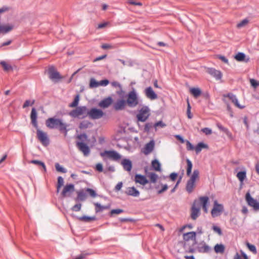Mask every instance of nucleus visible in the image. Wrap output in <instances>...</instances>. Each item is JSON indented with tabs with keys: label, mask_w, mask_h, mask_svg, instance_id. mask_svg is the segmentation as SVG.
I'll return each mask as SVG.
<instances>
[{
	"label": "nucleus",
	"mask_w": 259,
	"mask_h": 259,
	"mask_svg": "<svg viewBox=\"0 0 259 259\" xmlns=\"http://www.w3.org/2000/svg\"><path fill=\"white\" fill-rule=\"evenodd\" d=\"M30 118L32 125L37 128V137L38 140L45 147L48 146L50 144V140L46 133L42 131L38 128L37 121V113L36 109L33 107L30 113Z\"/></svg>",
	"instance_id": "obj_1"
},
{
	"label": "nucleus",
	"mask_w": 259,
	"mask_h": 259,
	"mask_svg": "<svg viewBox=\"0 0 259 259\" xmlns=\"http://www.w3.org/2000/svg\"><path fill=\"white\" fill-rule=\"evenodd\" d=\"M80 96L79 94L75 95L74 100L72 103L69 104L68 106L70 108L76 107L70 111L68 113L69 115L73 118H79L80 115H83L87 113V107L85 106H78Z\"/></svg>",
	"instance_id": "obj_2"
},
{
	"label": "nucleus",
	"mask_w": 259,
	"mask_h": 259,
	"mask_svg": "<svg viewBox=\"0 0 259 259\" xmlns=\"http://www.w3.org/2000/svg\"><path fill=\"white\" fill-rule=\"evenodd\" d=\"M46 126L50 129H56L59 128L61 132L67 135L68 130L67 129V124L64 123L62 120L60 118L55 117H50L48 118L46 121Z\"/></svg>",
	"instance_id": "obj_3"
},
{
	"label": "nucleus",
	"mask_w": 259,
	"mask_h": 259,
	"mask_svg": "<svg viewBox=\"0 0 259 259\" xmlns=\"http://www.w3.org/2000/svg\"><path fill=\"white\" fill-rule=\"evenodd\" d=\"M127 99L125 100L126 104L131 108L136 107L139 104L138 95L135 88L129 92L126 95Z\"/></svg>",
	"instance_id": "obj_4"
},
{
	"label": "nucleus",
	"mask_w": 259,
	"mask_h": 259,
	"mask_svg": "<svg viewBox=\"0 0 259 259\" xmlns=\"http://www.w3.org/2000/svg\"><path fill=\"white\" fill-rule=\"evenodd\" d=\"M87 114L82 116L81 118H84L87 116H89L90 118L92 119H98L102 118L105 114L103 111L96 107H93L90 110L87 109Z\"/></svg>",
	"instance_id": "obj_5"
},
{
	"label": "nucleus",
	"mask_w": 259,
	"mask_h": 259,
	"mask_svg": "<svg viewBox=\"0 0 259 259\" xmlns=\"http://www.w3.org/2000/svg\"><path fill=\"white\" fill-rule=\"evenodd\" d=\"M49 78L54 82H58L62 78L60 73L56 69L54 66H49L48 69Z\"/></svg>",
	"instance_id": "obj_6"
},
{
	"label": "nucleus",
	"mask_w": 259,
	"mask_h": 259,
	"mask_svg": "<svg viewBox=\"0 0 259 259\" xmlns=\"http://www.w3.org/2000/svg\"><path fill=\"white\" fill-rule=\"evenodd\" d=\"M149 111V107L147 106H144L139 110V113L137 115V118L138 121L141 122L145 121L150 115Z\"/></svg>",
	"instance_id": "obj_7"
},
{
	"label": "nucleus",
	"mask_w": 259,
	"mask_h": 259,
	"mask_svg": "<svg viewBox=\"0 0 259 259\" xmlns=\"http://www.w3.org/2000/svg\"><path fill=\"white\" fill-rule=\"evenodd\" d=\"M224 209V205L222 204L219 203L217 200H214L213 208L211 210L212 217L215 218L220 215Z\"/></svg>",
	"instance_id": "obj_8"
},
{
	"label": "nucleus",
	"mask_w": 259,
	"mask_h": 259,
	"mask_svg": "<svg viewBox=\"0 0 259 259\" xmlns=\"http://www.w3.org/2000/svg\"><path fill=\"white\" fill-rule=\"evenodd\" d=\"M245 197L249 206L252 207L254 210H259V202L251 196L249 192L246 193Z\"/></svg>",
	"instance_id": "obj_9"
},
{
	"label": "nucleus",
	"mask_w": 259,
	"mask_h": 259,
	"mask_svg": "<svg viewBox=\"0 0 259 259\" xmlns=\"http://www.w3.org/2000/svg\"><path fill=\"white\" fill-rule=\"evenodd\" d=\"M101 156L103 157L105 155L115 161L119 160L121 157V155L115 150H105L100 153Z\"/></svg>",
	"instance_id": "obj_10"
},
{
	"label": "nucleus",
	"mask_w": 259,
	"mask_h": 259,
	"mask_svg": "<svg viewBox=\"0 0 259 259\" xmlns=\"http://www.w3.org/2000/svg\"><path fill=\"white\" fill-rule=\"evenodd\" d=\"M197 244L196 250L199 253H208L211 250V247L204 241H202L199 243L197 242Z\"/></svg>",
	"instance_id": "obj_11"
},
{
	"label": "nucleus",
	"mask_w": 259,
	"mask_h": 259,
	"mask_svg": "<svg viewBox=\"0 0 259 259\" xmlns=\"http://www.w3.org/2000/svg\"><path fill=\"white\" fill-rule=\"evenodd\" d=\"M197 200H195L193 203L191 209V218L193 220H196L200 215V208L196 206Z\"/></svg>",
	"instance_id": "obj_12"
},
{
	"label": "nucleus",
	"mask_w": 259,
	"mask_h": 259,
	"mask_svg": "<svg viewBox=\"0 0 259 259\" xmlns=\"http://www.w3.org/2000/svg\"><path fill=\"white\" fill-rule=\"evenodd\" d=\"M155 147V141L153 139L146 143L144 148L142 149L141 152L145 155H148L154 150Z\"/></svg>",
	"instance_id": "obj_13"
},
{
	"label": "nucleus",
	"mask_w": 259,
	"mask_h": 259,
	"mask_svg": "<svg viewBox=\"0 0 259 259\" xmlns=\"http://www.w3.org/2000/svg\"><path fill=\"white\" fill-rule=\"evenodd\" d=\"M126 105L125 100L123 99H118L114 103L113 108L116 111L123 110Z\"/></svg>",
	"instance_id": "obj_14"
},
{
	"label": "nucleus",
	"mask_w": 259,
	"mask_h": 259,
	"mask_svg": "<svg viewBox=\"0 0 259 259\" xmlns=\"http://www.w3.org/2000/svg\"><path fill=\"white\" fill-rule=\"evenodd\" d=\"M76 146L78 149L83 153L84 155L87 156L90 153L89 146L84 142H76Z\"/></svg>",
	"instance_id": "obj_15"
},
{
	"label": "nucleus",
	"mask_w": 259,
	"mask_h": 259,
	"mask_svg": "<svg viewBox=\"0 0 259 259\" xmlns=\"http://www.w3.org/2000/svg\"><path fill=\"white\" fill-rule=\"evenodd\" d=\"M196 232L194 231L185 233L183 234V239L186 241H188L191 239L193 240V246L197 244V241L196 238Z\"/></svg>",
	"instance_id": "obj_16"
},
{
	"label": "nucleus",
	"mask_w": 259,
	"mask_h": 259,
	"mask_svg": "<svg viewBox=\"0 0 259 259\" xmlns=\"http://www.w3.org/2000/svg\"><path fill=\"white\" fill-rule=\"evenodd\" d=\"M113 102L112 98L110 96L104 98L98 104V106L103 109L109 107Z\"/></svg>",
	"instance_id": "obj_17"
},
{
	"label": "nucleus",
	"mask_w": 259,
	"mask_h": 259,
	"mask_svg": "<svg viewBox=\"0 0 259 259\" xmlns=\"http://www.w3.org/2000/svg\"><path fill=\"white\" fill-rule=\"evenodd\" d=\"M134 181L136 183L142 185H145L149 182V181L146 178L145 176L139 174H136L135 175Z\"/></svg>",
	"instance_id": "obj_18"
},
{
	"label": "nucleus",
	"mask_w": 259,
	"mask_h": 259,
	"mask_svg": "<svg viewBox=\"0 0 259 259\" xmlns=\"http://www.w3.org/2000/svg\"><path fill=\"white\" fill-rule=\"evenodd\" d=\"M144 93L146 96L150 100H153L156 99L158 97L156 93L154 91L151 87L146 88L144 90Z\"/></svg>",
	"instance_id": "obj_19"
},
{
	"label": "nucleus",
	"mask_w": 259,
	"mask_h": 259,
	"mask_svg": "<svg viewBox=\"0 0 259 259\" xmlns=\"http://www.w3.org/2000/svg\"><path fill=\"white\" fill-rule=\"evenodd\" d=\"M207 72L210 75L215 78L216 80H220L222 78V72L220 70H216L214 68H208Z\"/></svg>",
	"instance_id": "obj_20"
},
{
	"label": "nucleus",
	"mask_w": 259,
	"mask_h": 259,
	"mask_svg": "<svg viewBox=\"0 0 259 259\" xmlns=\"http://www.w3.org/2000/svg\"><path fill=\"white\" fill-rule=\"evenodd\" d=\"M74 191V185L73 184H66L63 189L62 195L65 197L67 196V193L71 194Z\"/></svg>",
	"instance_id": "obj_21"
},
{
	"label": "nucleus",
	"mask_w": 259,
	"mask_h": 259,
	"mask_svg": "<svg viewBox=\"0 0 259 259\" xmlns=\"http://www.w3.org/2000/svg\"><path fill=\"white\" fill-rule=\"evenodd\" d=\"M121 164L122 165L123 169L130 172L132 169L133 164L132 161L128 158H123L121 161Z\"/></svg>",
	"instance_id": "obj_22"
},
{
	"label": "nucleus",
	"mask_w": 259,
	"mask_h": 259,
	"mask_svg": "<svg viewBox=\"0 0 259 259\" xmlns=\"http://www.w3.org/2000/svg\"><path fill=\"white\" fill-rule=\"evenodd\" d=\"M200 203L204 211L207 213L208 211V205L209 203V198L207 196H201L199 198Z\"/></svg>",
	"instance_id": "obj_23"
},
{
	"label": "nucleus",
	"mask_w": 259,
	"mask_h": 259,
	"mask_svg": "<svg viewBox=\"0 0 259 259\" xmlns=\"http://www.w3.org/2000/svg\"><path fill=\"white\" fill-rule=\"evenodd\" d=\"M125 193L128 196L133 197H138L140 195L139 191L134 186L128 187Z\"/></svg>",
	"instance_id": "obj_24"
},
{
	"label": "nucleus",
	"mask_w": 259,
	"mask_h": 259,
	"mask_svg": "<svg viewBox=\"0 0 259 259\" xmlns=\"http://www.w3.org/2000/svg\"><path fill=\"white\" fill-rule=\"evenodd\" d=\"M87 195L83 190L77 192V197L74 198L76 202L84 201L87 199Z\"/></svg>",
	"instance_id": "obj_25"
},
{
	"label": "nucleus",
	"mask_w": 259,
	"mask_h": 259,
	"mask_svg": "<svg viewBox=\"0 0 259 259\" xmlns=\"http://www.w3.org/2000/svg\"><path fill=\"white\" fill-rule=\"evenodd\" d=\"M236 177L240 181L241 185H243L244 181L246 178V170L244 168L243 170L238 171Z\"/></svg>",
	"instance_id": "obj_26"
},
{
	"label": "nucleus",
	"mask_w": 259,
	"mask_h": 259,
	"mask_svg": "<svg viewBox=\"0 0 259 259\" xmlns=\"http://www.w3.org/2000/svg\"><path fill=\"white\" fill-rule=\"evenodd\" d=\"M14 28L13 24H8L6 25H0V33L6 34L11 31Z\"/></svg>",
	"instance_id": "obj_27"
},
{
	"label": "nucleus",
	"mask_w": 259,
	"mask_h": 259,
	"mask_svg": "<svg viewBox=\"0 0 259 259\" xmlns=\"http://www.w3.org/2000/svg\"><path fill=\"white\" fill-rule=\"evenodd\" d=\"M195 182H196L191 181L190 180L187 181L186 185V190L189 194H190L193 192L194 188L195 187Z\"/></svg>",
	"instance_id": "obj_28"
},
{
	"label": "nucleus",
	"mask_w": 259,
	"mask_h": 259,
	"mask_svg": "<svg viewBox=\"0 0 259 259\" xmlns=\"http://www.w3.org/2000/svg\"><path fill=\"white\" fill-rule=\"evenodd\" d=\"M94 205L96 206L95 210L96 212H99L103 211L104 209H108L110 208L111 205L110 204L107 205H102L98 202L94 203Z\"/></svg>",
	"instance_id": "obj_29"
},
{
	"label": "nucleus",
	"mask_w": 259,
	"mask_h": 259,
	"mask_svg": "<svg viewBox=\"0 0 259 259\" xmlns=\"http://www.w3.org/2000/svg\"><path fill=\"white\" fill-rule=\"evenodd\" d=\"M151 166L153 169L156 171H160L161 170V163L157 159H155L152 161Z\"/></svg>",
	"instance_id": "obj_30"
},
{
	"label": "nucleus",
	"mask_w": 259,
	"mask_h": 259,
	"mask_svg": "<svg viewBox=\"0 0 259 259\" xmlns=\"http://www.w3.org/2000/svg\"><path fill=\"white\" fill-rule=\"evenodd\" d=\"M246 55L243 52H238L234 56V58L239 62H247L249 60V58H247L245 60Z\"/></svg>",
	"instance_id": "obj_31"
},
{
	"label": "nucleus",
	"mask_w": 259,
	"mask_h": 259,
	"mask_svg": "<svg viewBox=\"0 0 259 259\" xmlns=\"http://www.w3.org/2000/svg\"><path fill=\"white\" fill-rule=\"evenodd\" d=\"M217 126L218 128L224 132L226 135L229 138H231L232 136V133L230 132V131L228 130V128L223 126L221 123H217Z\"/></svg>",
	"instance_id": "obj_32"
},
{
	"label": "nucleus",
	"mask_w": 259,
	"mask_h": 259,
	"mask_svg": "<svg viewBox=\"0 0 259 259\" xmlns=\"http://www.w3.org/2000/svg\"><path fill=\"white\" fill-rule=\"evenodd\" d=\"M77 219H78L79 221H81L84 222H90L92 221H95L97 219L96 217H90V216H87V215H83L81 217H76Z\"/></svg>",
	"instance_id": "obj_33"
},
{
	"label": "nucleus",
	"mask_w": 259,
	"mask_h": 259,
	"mask_svg": "<svg viewBox=\"0 0 259 259\" xmlns=\"http://www.w3.org/2000/svg\"><path fill=\"white\" fill-rule=\"evenodd\" d=\"M225 249V245L223 244H217L214 246V250L216 253H223Z\"/></svg>",
	"instance_id": "obj_34"
},
{
	"label": "nucleus",
	"mask_w": 259,
	"mask_h": 259,
	"mask_svg": "<svg viewBox=\"0 0 259 259\" xmlns=\"http://www.w3.org/2000/svg\"><path fill=\"white\" fill-rule=\"evenodd\" d=\"M29 162L30 163H32V164L37 165L38 166L41 167L43 168L45 172L47 171L46 166L45 163L44 162L39 161L38 160L34 159V160H31V161H30Z\"/></svg>",
	"instance_id": "obj_35"
},
{
	"label": "nucleus",
	"mask_w": 259,
	"mask_h": 259,
	"mask_svg": "<svg viewBox=\"0 0 259 259\" xmlns=\"http://www.w3.org/2000/svg\"><path fill=\"white\" fill-rule=\"evenodd\" d=\"M208 147L207 144L204 143L202 142H200L197 144V145L195 147V149L196 151V154H198L202 149L206 148Z\"/></svg>",
	"instance_id": "obj_36"
},
{
	"label": "nucleus",
	"mask_w": 259,
	"mask_h": 259,
	"mask_svg": "<svg viewBox=\"0 0 259 259\" xmlns=\"http://www.w3.org/2000/svg\"><path fill=\"white\" fill-rule=\"evenodd\" d=\"M190 92L195 98H197L201 94V91L198 88H192L190 89Z\"/></svg>",
	"instance_id": "obj_37"
},
{
	"label": "nucleus",
	"mask_w": 259,
	"mask_h": 259,
	"mask_svg": "<svg viewBox=\"0 0 259 259\" xmlns=\"http://www.w3.org/2000/svg\"><path fill=\"white\" fill-rule=\"evenodd\" d=\"M186 162H187L186 173H187V175L188 176H190V175L191 174V172H192L193 164H192L191 161L188 158H187L186 159Z\"/></svg>",
	"instance_id": "obj_38"
},
{
	"label": "nucleus",
	"mask_w": 259,
	"mask_h": 259,
	"mask_svg": "<svg viewBox=\"0 0 259 259\" xmlns=\"http://www.w3.org/2000/svg\"><path fill=\"white\" fill-rule=\"evenodd\" d=\"M100 86L99 81H97L94 78H91L90 81V88H95Z\"/></svg>",
	"instance_id": "obj_39"
},
{
	"label": "nucleus",
	"mask_w": 259,
	"mask_h": 259,
	"mask_svg": "<svg viewBox=\"0 0 259 259\" xmlns=\"http://www.w3.org/2000/svg\"><path fill=\"white\" fill-rule=\"evenodd\" d=\"M199 175V171L198 169H194L193 174L191 176L189 180L194 182L196 181V180L198 178Z\"/></svg>",
	"instance_id": "obj_40"
},
{
	"label": "nucleus",
	"mask_w": 259,
	"mask_h": 259,
	"mask_svg": "<svg viewBox=\"0 0 259 259\" xmlns=\"http://www.w3.org/2000/svg\"><path fill=\"white\" fill-rule=\"evenodd\" d=\"M159 183L161 186V188L157 191V194H161L168 189V186L166 184H163L160 182Z\"/></svg>",
	"instance_id": "obj_41"
},
{
	"label": "nucleus",
	"mask_w": 259,
	"mask_h": 259,
	"mask_svg": "<svg viewBox=\"0 0 259 259\" xmlns=\"http://www.w3.org/2000/svg\"><path fill=\"white\" fill-rule=\"evenodd\" d=\"M91 123L89 121H87V120H84V121H81L79 125V127L80 129H86L88 127H89V125L91 124Z\"/></svg>",
	"instance_id": "obj_42"
},
{
	"label": "nucleus",
	"mask_w": 259,
	"mask_h": 259,
	"mask_svg": "<svg viewBox=\"0 0 259 259\" xmlns=\"http://www.w3.org/2000/svg\"><path fill=\"white\" fill-rule=\"evenodd\" d=\"M55 168L56 170L60 172L66 173L67 171L65 168H64L63 166L61 165L58 163H56L55 164Z\"/></svg>",
	"instance_id": "obj_43"
},
{
	"label": "nucleus",
	"mask_w": 259,
	"mask_h": 259,
	"mask_svg": "<svg viewBox=\"0 0 259 259\" xmlns=\"http://www.w3.org/2000/svg\"><path fill=\"white\" fill-rule=\"evenodd\" d=\"M151 183H155L158 178V175L155 172H151L149 175Z\"/></svg>",
	"instance_id": "obj_44"
},
{
	"label": "nucleus",
	"mask_w": 259,
	"mask_h": 259,
	"mask_svg": "<svg viewBox=\"0 0 259 259\" xmlns=\"http://www.w3.org/2000/svg\"><path fill=\"white\" fill-rule=\"evenodd\" d=\"M153 126H154V124L152 122L146 123L143 131L145 133H149Z\"/></svg>",
	"instance_id": "obj_45"
},
{
	"label": "nucleus",
	"mask_w": 259,
	"mask_h": 259,
	"mask_svg": "<svg viewBox=\"0 0 259 259\" xmlns=\"http://www.w3.org/2000/svg\"><path fill=\"white\" fill-rule=\"evenodd\" d=\"M85 191L87 192H88L89 195L91 196L92 197L94 198L98 196V194H97L96 191L93 189L87 188L85 189Z\"/></svg>",
	"instance_id": "obj_46"
},
{
	"label": "nucleus",
	"mask_w": 259,
	"mask_h": 259,
	"mask_svg": "<svg viewBox=\"0 0 259 259\" xmlns=\"http://www.w3.org/2000/svg\"><path fill=\"white\" fill-rule=\"evenodd\" d=\"M246 245L248 249L252 252L254 254H256L257 253L256 248L255 245L251 244L249 242H247Z\"/></svg>",
	"instance_id": "obj_47"
},
{
	"label": "nucleus",
	"mask_w": 259,
	"mask_h": 259,
	"mask_svg": "<svg viewBox=\"0 0 259 259\" xmlns=\"http://www.w3.org/2000/svg\"><path fill=\"white\" fill-rule=\"evenodd\" d=\"M77 138L79 140V142H84L88 141V135L85 133L81 134L77 136Z\"/></svg>",
	"instance_id": "obj_48"
},
{
	"label": "nucleus",
	"mask_w": 259,
	"mask_h": 259,
	"mask_svg": "<svg viewBox=\"0 0 259 259\" xmlns=\"http://www.w3.org/2000/svg\"><path fill=\"white\" fill-rule=\"evenodd\" d=\"M82 204L80 203H78L75 204L71 208V210L73 211L77 212L80 210Z\"/></svg>",
	"instance_id": "obj_49"
},
{
	"label": "nucleus",
	"mask_w": 259,
	"mask_h": 259,
	"mask_svg": "<svg viewBox=\"0 0 259 259\" xmlns=\"http://www.w3.org/2000/svg\"><path fill=\"white\" fill-rule=\"evenodd\" d=\"M124 211L123 209L118 208V209H113L110 212V215L112 217L113 214H119Z\"/></svg>",
	"instance_id": "obj_50"
},
{
	"label": "nucleus",
	"mask_w": 259,
	"mask_h": 259,
	"mask_svg": "<svg viewBox=\"0 0 259 259\" xmlns=\"http://www.w3.org/2000/svg\"><path fill=\"white\" fill-rule=\"evenodd\" d=\"M191 107L190 104L188 100H187V114L188 118L189 119H191L193 117V115L191 113Z\"/></svg>",
	"instance_id": "obj_51"
},
{
	"label": "nucleus",
	"mask_w": 259,
	"mask_h": 259,
	"mask_svg": "<svg viewBox=\"0 0 259 259\" xmlns=\"http://www.w3.org/2000/svg\"><path fill=\"white\" fill-rule=\"evenodd\" d=\"M1 64L2 65L3 67L4 68V69L5 70V71H9L10 70V69H12V66L7 64L6 62L5 61H2L1 62Z\"/></svg>",
	"instance_id": "obj_52"
},
{
	"label": "nucleus",
	"mask_w": 259,
	"mask_h": 259,
	"mask_svg": "<svg viewBox=\"0 0 259 259\" xmlns=\"http://www.w3.org/2000/svg\"><path fill=\"white\" fill-rule=\"evenodd\" d=\"M224 96L225 97L229 98V99L230 100H231V101L232 102H233L234 101V100L237 99L236 95H235L234 94H233V93H229L227 94V95H224Z\"/></svg>",
	"instance_id": "obj_53"
},
{
	"label": "nucleus",
	"mask_w": 259,
	"mask_h": 259,
	"mask_svg": "<svg viewBox=\"0 0 259 259\" xmlns=\"http://www.w3.org/2000/svg\"><path fill=\"white\" fill-rule=\"evenodd\" d=\"M250 83L251 85L254 88H256L259 86V81H257L253 78L250 79Z\"/></svg>",
	"instance_id": "obj_54"
},
{
	"label": "nucleus",
	"mask_w": 259,
	"mask_h": 259,
	"mask_svg": "<svg viewBox=\"0 0 259 259\" xmlns=\"http://www.w3.org/2000/svg\"><path fill=\"white\" fill-rule=\"evenodd\" d=\"M182 176H181L179 177L178 180L177 181L176 185L174 186V187L170 190V193H174L176 191V189H177V188L178 187V185L180 183V182L181 181V180H182Z\"/></svg>",
	"instance_id": "obj_55"
},
{
	"label": "nucleus",
	"mask_w": 259,
	"mask_h": 259,
	"mask_svg": "<svg viewBox=\"0 0 259 259\" xmlns=\"http://www.w3.org/2000/svg\"><path fill=\"white\" fill-rule=\"evenodd\" d=\"M212 229L216 233H217L219 235H222V230L221 229L217 226H213L212 227Z\"/></svg>",
	"instance_id": "obj_56"
},
{
	"label": "nucleus",
	"mask_w": 259,
	"mask_h": 259,
	"mask_svg": "<svg viewBox=\"0 0 259 259\" xmlns=\"http://www.w3.org/2000/svg\"><path fill=\"white\" fill-rule=\"evenodd\" d=\"M248 22V20L247 19H244L242 20L241 22L238 23L237 25V27L238 28H241L244 26L245 24H246Z\"/></svg>",
	"instance_id": "obj_57"
},
{
	"label": "nucleus",
	"mask_w": 259,
	"mask_h": 259,
	"mask_svg": "<svg viewBox=\"0 0 259 259\" xmlns=\"http://www.w3.org/2000/svg\"><path fill=\"white\" fill-rule=\"evenodd\" d=\"M187 149L188 150H193L195 149V147L192 144V143L188 140L186 141Z\"/></svg>",
	"instance_id": "obj_58"
},
{
	"label": "nucleus",
	"mask_w": 259,
	"mask_h": 259,
	"mask_svg": "<svg viewBox=\"0 0 259 259\" xmlns=\"http://www.w3.org/2000/svg\"><path fill=\"white\" fill-rule=\"evenodd\" d=\"M178 176V174L177 172H171L169 175L168 177L172 181L174 182V181H176Z\"/></svg>",
	"instance_id": "obj_59"
},
{
	"label": "nucleus",
	"mask_w": 259,
	"mask_h": 259,
	"mask_svg": "<svg viewBox=\"0 0 259 259\" xmlns=\"http://www.w3.org/2000/svg\"><path fill=\"white\" fill-rule=\"evenodd\" d=\"M35 102V101L33 100H32V101L31 102V103H30V101L28 100H26L24 102V103L23 104V108H25L26 107H27L28 106H29V105H32L34 104Z\"/></svg>",
	"instance_id": "obj_60"
},
{
	"label": "nucleus",
	"mask_w": 259,
	"mask_h": 259,
	"mask_svg": "<svg viewBox=\"0 0 259 259\" xmlns=\"http://www.w3.org/2000/svg\"><path fill=\"white\" fill-rule=\"evenodd\" d=\"M217 58L219 59H220L222 61H223V62L226 63V64H228L229 63V61H228V59L224 56H222V55H218L217 56Z\"/></svg>",
	"instance_id": "obj_61"
},
{
	"label": "nucleus",
	"mask_w": 259,
	"mask_h": 259,
	"mask_svg": "<svg viewBox=\"0 0 259 259\" xmlns=\"http://www.w3.org/2000/svg\"><path fill=\"white\" fill-rule=\"evenodd\" d=\"M201 131L206 135H210L212 133V130L209 127L203 128Z\"/></svg>",
	"instance_id": "obj_62"
},
{
	"label": "nucleus",
	"mask_w": 259,
	"mask_h": 259,
	"mask_svg": "<svg viewBox=\"0 0 259 259\" xmlns=\"http://www.w3.org/2000/svg\"><path fill=\"white\" fill-rule=\"evenodd\" d=\"M100 86L105 87L109 83V81L107 79H104L99 81Z\"/></svg>",
	"instance_id": "obj_63"
},
{
	"label": "nucleus",
	"mask_w": 259,
	"mask_h": 259,
	"mask_svg": "<svg viewBox=\"0 0 259 259\" xmlns=\"http://www.w3.org/2000/svg\"><path fill=\"white\" fill-rule=\"evenodd\" d=\"M96 170L99 172H102L103 171V165L101 163H98L96 165Z\"/></svg>",
	"instance_id": "obj_64"
}]
</instances>
